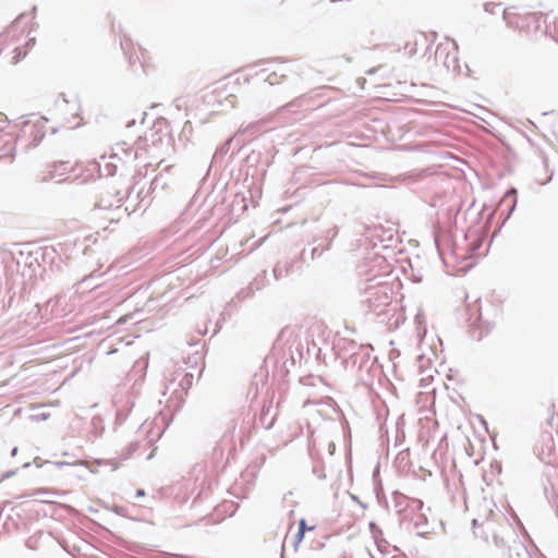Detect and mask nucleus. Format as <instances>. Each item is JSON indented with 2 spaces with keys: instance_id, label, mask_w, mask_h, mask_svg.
<instances>
[{
  "instance_id": "nucleus-1",
  "label": "nucleus",
  "mask_w": 558,
  "mask_h": 558,
  "mask_svg": "<svg viewBox=\"0 0 558 558\" xmlns=\"http://www.w3.org/2000/svg\"><path fill=\"white\" fill-rule=\"evenodd\" d=\"M124 50L132 66L138 64L143 68V70H147L153 66L151 57L142 46L134 45L133 43H126Z\"/></svg>"
},
{
  "instance_id": "nucleus-2",
  "label": "nucleus",
  "mask_w": 558,
  "mask_h": 558,
  "mask_svg": "<svg viewBox=\"0 0 558 558\" xmlns=\"http://www.w3.org/2000/svg\"><path fill=\"white\" fill-rule=\"evenodd\" d=\"M317 527V524L315 522L308 523L305 519H301L298 522V527L295 532H292L293 525H290L289 532L284 539V546L290 544L295 550L300 547L305 533L306 532H314Z\"/></svg>"
},
{
  "instance_id": "nucleus-3",
  "label": "nucleus",
  "mask_w": 558,
  "mask_h": 558,
  "mask_svg": "<svg viewBox=\"0 0 558 558\" xmlns=\"http://www.w3.org/2000/svg\"><path fill=\"white\" fill-rule=\"evenodd\" d=\"M504 17L507 24L522 33H529L531 24L536 23V17L533 14H519L511 10H506Z\"/></svg>"
},
{
  "instance_id": "nucleus-4",
  "label": "nucleus",
  "mask_w": 558,
  "mask_h": 558,
  "mask_svg": "<svg viewBox=\"0 0 558 558\" xmlns=\"http://www.w3.org/2000/svg\"><path fill=\"white\" fill-rule=\"evenodd\" d=\"M228 84L225 85H218L211 89L210 93H208L205 96V100L208 105H221L222 101L220 100V97L226 94V100H229L231 106L234 107V100L235 97L233 93H228Z\"/></svg>"
},
{
  "instance_id": "nucleus-5",
  "label": "nucleus",
  "mask_w": 558,
  "mask_h": 558,
  "mask_svg": "<svg viewBox=\"0 0 558 558\" xmlns=\"http://www.w3.org/2000/svg\"><path fill=\"white\" fill-rule=\"evenodd\" d=\"M31 41L26 43L23 47H16L14 49V54L12 57V63H17L21 61L26 54H27V47L29 46Z\"/></svg>"
},
{
  "instance_id": "nucleus-6",
  "label": "nucleus",
  "mask_w": 558,
  "mask_h": 558,
  "mask_svg": "<svg viewBox=\"0 0 558 558\" xmlns=\"http://www.w3.org/2000/svg\"><path fill=\"white\" fill-rule=\"evenodd\" d=\"M144 495V492L143 490H138L137 492V496H143Z\"/></svg>"
},
{
  "instance_id": "nucleus-7",
  "label": "nucleus",
  "mask_w": 558,
  "mask_h": 558,
  "mask_svg": "<svg viewBox=\"0 0 558 558\" xmlns=\"http://www.w3.org/2000/svg\"><path fill=\"white\" fill-rule=\"evenodd\" d=\"M268 2H274L275 0H267Z\"/></svg>"
}]
</instances>
